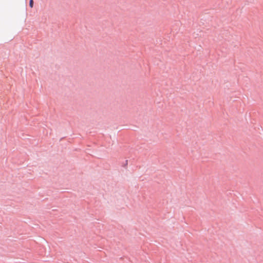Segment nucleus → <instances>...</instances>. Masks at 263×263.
Listing matches in <instances>:
<instances>
[{
    "label": "nucleus",
    "mask_w": 263,
    "mask_h": 263,
    "mask_svg": "<svg viewBox=\"0 0 263 263\" xmlns=\"http://www.w3.org/2000/svg\"><path fill=\"white\" fill-rule=\"evenodd\" d=\"M29 6L31 8L33 7V0L29 1Z\"/></svg>",
    "instance_id": "1"
}]
</instances>
